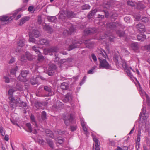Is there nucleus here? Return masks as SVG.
Instances as JSON below:
<instances>
[{
    "label": "nucleus",
    "mask_w": 150,
    "mask_h": 150,
    "mask_svg": "<svg viewBox=\"0 0 150 150\" xmlns=\"http://www.w3.org/2000/svg\"><path fill=\"white\" fill-rule=\"evenodd\" d=\"M114 60L117 66H118L120 67L121 66L122 67L125 71L129 77L131 78L133 77L131 71L134 72L135 71L131 67H128L127 66L125 60L122 59L121 56L119 55L116 56Z\"/></svg>",
    "instance_id": "1"
},
{
    "label": "nucleus",
    "mask_w": 150,
    "mask_h": 150,
    "mask_svg": "<svg viewBox=\"0 0 150 150\" xmlns=\"http://www.w3.org/2000/svg\"><path fill=\"white\" fill-rule=\"evenodd\" d=\"M146 108L143 105L142 109V112L139 115L140 118H142L143 120L142 125L141 128V130H142L143 131H145V132L149 133L150 129L149 122L146 121V120L148 117V115L146 113Z\"/></svg>",
    "instance_id": "2"
},
{
    "label": "nucleus",
    "mask_w": 150,
    "mask_h": 150,
    "mask_svg": "<svg viewBox=\"0 0 150 150\" xmlns=\"http://www.w3.org/2000/svg\"><path fill=\"white\" fill-rule=\"evenodd\" d=\"M26 5H25L23 7L21 8L18 9V10L15 11V12L13 13V15L12 16L8 18V16L6 15H4L0 17V19L2 21L5 22L7 21L8 20H12L15 17V16L17 14L18 12L21 10H24L25 9V7L26 6Z\"/></svg>",
    "instance_id": "3"
},
{
    "label": "nucleus",
    "mask_w": 150,
    "mask_h": 150,
    "mask_svg": "<svg viewBox=\"0 0 150 150\" xmlns=\"http://www.w3.org/2000/svg\"><path fill=\"white\" fill-rule=\"evenodd\" d=\"M8 98L10 101L11 106L13 108L16 107L17 105H18L21 103L19 98L11 96L9 97Z\"/></svg>",
    "instance_id": "4"
},
{
    "label": "nucleus",
    "mask_w": 150,
    "mask_h": 150,
    "mask_svg": "<svg viewBox=\"0 0 150 150\" xmlns=\"http://www.w3.org/2000/svg\"><path fill=\"white\" fill-rule=\"evenodd\" d=\"M78 43L77 42L72 41L70 39H68L66 42V45H69L68 49V51H70L73 49L78 47V45H77Z\"/></svg>",
    "instance_id": "5"
},
{
    "label": "nucleus",
    "mask_w": 150,
    "mask_h": 150,
    "mask_svg": "<svg viewBox=\"0 0 150 150\" xmlns=\"http://www.w3.org/2000/svg\"><path fill=\"white\" fill-rule=\"evenodd\" d=\"M99 59L100 61L99 68H105L107 69L111 68L110 66L106 60L101 59L100 58Z\"/></svg>",
    "instance_id": "6"
},
{
    "label": "nucleus",
    "mask_w": 150,
    "mask_h": 150,
    "mask_svg": "<svg viewBox=\"0 0 150 150\" xmlns=\"http://www.w3.org/2000/svg\"><path fill=\"white\" fill-rule=\"evenodd\" d=\"M28 74V71L27 70L22 71L20 76L18 77V79L21 81H26L27 80L26 76Z\"/></svg>",
    "instance_id": "7"
},
{
    "label": "nucleus",
    "mask_w": 150,
    "mask_h": 150,
    "mask_svg": "<svg viewBox=\"0 0 150 150\" xmlns=\"http://www.w3.org/2000/svg\"><path fill=\"white\" fill-rule=\"evenodd\" d=\"M138 86H137V87L138 90H139V93L140 95L142 97L143 99L145 98H146L147 101L149 103L150 99L148 95L142 89L139 83H138Z\"/></svg>",
    "instance_id": "8"
},
{
    "label": "nucleus",
    "mask_w": 150,
    "mask_h": 150,
    "mask_svg": "<svg viewBox=\"0 0 150 150\" xmlns=\"http://www.w3.org/2000/svg\"><path fill=\"white\" fill-rule=\"evenodd\" d=\"M93 140L94 141L95 143L93 144V150H100V144L99 141L94 137H93Z\"/></svg>",
    "instance_id": "9"
},
{
    "label": "nucleus",
    "mask_w": 150,
    "mask_h": 150,
    "mask_svg": "<svg viewBox=\"0 0 150 150\" xmlns=\"http://www.w3.org/2000/svg\"><path fill=\"white\" fill-rule=\"evenodd\" d=\"M56 66L54 64H50L49 67L48 69L47 73L49 76H52L54 73V71L56 69Z\"/></svg>",
    "instance_id": "10"
},
{
    "label": "nucleus",
    "mask_w": 150,
    "mask_h": 150,
    "mask_svg": "<svg viewBox=\"0 0 150 150\" xmlns=\"http://www.w3.org/2000/svg\"><path fill=\"white\" fill-rule=\"evenodd\" d=\"M127 4L132 7H134L137 5V8L138 9H143L145 8V7L141 4H137L135 2L133 1H128L127 2Z\"/></svg>",
    "instance_id": "11"
},
{
    "label": "nucleus",
    "mask_w": 150,
    "mask_h": 150,
    "mask_svg": "<svg viewBox=\"0 0 150 150\" xmlns=\"http://www.w3.org/2000/svg\"><path fill=\"white\" fill-rule=\"evenodd\" d=\"M81 123L83 129L85 132L86 135H87L88 134V132L87 131V128L86 126V123L84 121V120L82 118H80Z\"/></svg>",
    "instance_id": "12"
},
{
    "label": "nucleus",
    "mask_w": 150,
    "mask_h": 150,
    "mask_svg": "<svg viewBox=\"0 0 150 150\" xmlns=\"http://www.w3.org/2000/svg\"><path fill=\"white\" fill-rule=\"evenodd\" d=\"M30 119L33 124L35 125V127L34 129L35 131L34 133L35 134H37L38 133V131L39 130V129L38 128V126L35 121L34 116L32 115L30 117Z\"/></svg>",
    "instance_id": "13"
},
{
    "label": "nucleus",
    "mask_w": 150,
    "mask_h": 150,
    "mask_svg": "<svg viewBox=\"0 0 150 150\" xmlns=\"http://www.w3.org/2000/svg\"><path fill=\"white\" fill-rule=\"evenodd\" d=\"M59 51V49L57 47H52L49 49L47 50L48 53H46L45 52L46 50H44V53L45 54H48V53H50V52H57Z\"/></svg>",
    "instance_id": "14"
},
{
    "label": "nucleus",
    "mask_w": 150,
    "mask_h": 150,
    "mask_svg": "<svg viewBox=\"0 0 150 150\" xmlns=\"http://www.w3.org/2000/svg\"><path fill=\"white\" fill-rule=\"evenodd\" d=\"M73 119V116L72 115H70L69 118L67 117V118H64V120L65 124L67 125H69L70 123L72 122Z\"/></svg>",
    "instance_id": "15"
},
{
    "label": "nucleus",
    "mask_w": 150,
    "mask_h": 150,
    "mask_svg": "<svg viewBox=\"0 0 150 150\" xmlns=\"http://www.w3.org/2000/svg\"><path fill=\"white\" fill-rule=\"evenodd\" d=\"M24 44L23 41L22 40H20L18 43V49H15V51L14 53H15L16 54H17V53L19 52L20 51V48L19 47H21L23 46Z\"/></svg>",
    "instance_id": "16"
},
{
    "label": "nucleus",
    "mask_w": 150,
    "mask_h": 150,
    "mask_svg": "<svg viewBox=\"0 0 150 150\" xmlns=\"http://www.w3.org/2000/svg\"><path fill=\"white\" fill-rule=\"evenodd\" d=\"M137 29L140 32H142L145 31V26L141 23L137 24L136 26Z\"/></svg>",
    "instance_id": "17"
},
{
    "label": "nucleus",
    "mask_w": 150,
    "mask_h": 150,
    "mask_svg": "<svg viewBox=\"0 0 150 150\" xmlns=\"http://www.w3.org/2000/svg\"><path fill=\"white\" fill-rule=\"evenodd\" d=\"M22 88L20 86H19V85L18 84L16 86V88H13L10 89L8 91V94L10 95H12L13 93L17 90H20Z\"/></svg>",
    "instance_id": "18"
},
{
    "label": "nucleus",
    "mask_w": 150,
    "mask_h": 150,
    "mask_svg": "<svg viewBox=\"0 0 150 150\" xmlns=\"http://www.w3.org/2000/svg\"><path fill=\"white\" fill-rule=\"evenodd\" d=\"M67 14L64 15L62 13H61V17L63 16H64L65 17V16H67V17H73L75 15L74 13L71 11H68L66 12Z\"/></svg>",
    "instance_id": "19"
},
{
    "label": "nucleus",
    "mask_w": 150,
    "mask_h": 150,
    "mask_svg": "<svg viewBox=\"0 0 150 150\" xmlns=\"http://www.w3.org/2000/svg\"><path fill=\"white\" fill-rule=\"evenodd\" d=\"M44 88L45 90L48 92V95L47 96H51L54 94V93L51 91V89L50 87L47 86H45L44 87Z\"/></svg>",
    "instance_id": "20"
},
{
    "label": "nucleus",
    "mask_w": 150,
    "mask_h": 150,
    "mask_svg": "<svg viewBox=\"0 0 150 150\" xmlns=\"http://www.w3.org/2000/svg\"><path fill=\"white\" fill-rule=\"evenodd\" d=\"M137 38L138 40L142 41L146 39V36L145 35L140 34L137 36Z\"/></svg>",
    "instance_id": "21"
},
{
    "label": "nucleus",
    "mask_w": 150,
    "mask_h": 150,
    "mask_svg": "<svg viewBox=\"0 0 150 150\" xmlns=\"http://www.w3.org/2000/svg\"><path fill=\"white\" fill-rule=\"evenodd\" d=\"M71 94L70 93H68L65 96V98L62 99V101L64 102H66L71 99Z\"/></svg>",
    "instance_id": "22"
},
{
    "label": "nucleus",
    "mask_w": 150,
    "mask_h": 150,
    "mask_svg": "<svg viewBox=\"0 0 150 150\" xmlns=\"http://www.w3.org/2000/svg\"><path fill=\"white\" fill-rule=\"evenodd\" d=\"M29 19V17L28 16H26L22 18L20 21L19 25H22L26 22L28 21Z\"/></svg>",
    "instance_id": "23"
},
{
    "label": "nucleus",
    "mask_w": 150,
    "mask_h": 150,
    "mask_svg": "<svg viewBox=\"0 0 150 150\" xmlns=\"http://www.w3.org/2000/svg\"><path fill=\"white\" fill-rule=\"evenodd\" d=\"M43 29L45 30L48 31L50 33L52 32V30L51 27L47 24L43 25Z\"/></svg>",
    "instance_id": "24"
},
{
    "label": "nucleus",
    "mask_w": 150,
    "mask_h": 150,
    "mask_svg": "<svg viewBox=\"0 0 150 150\" xmlns=\"http://www.w3.org/2000/svg\"><path fill=\"white\" fill-rule=\"evenodd\" d=\"M96 30L94 28H90L88 30L86 29L85 30V32L86 34H89L90 33H96Z\"/></svg>",
    "instance_id": "25"
},
{
    "label": "nucleus",
    "mask_w": 150,
    "mask_h": 150,
    "mask_svg": "<svg viewBox=\"0 0 150 150\" xmlns=\"http://www.w3.org/2000/svg\"><path fill=\"white\" fill-rule=\"evenodd\" d=\"M39 77H32L30 79V81L31 84L32 85H35L37 83L38 78H39Z\"/></svg>",
    "instance_id": "26"
},
{
    "label": "nucleus",
    "mask_w": 150,
    "mask_h": 150,
    "mask_svg": "<svg viewBox=\"0 0 150 150\" xmlns=\"http://www.w3.org/2000/svg\"><path fill=\"white\" fill-rule=\"evenodd\" d=\"M97 52L101 56H103L104 57H105L106 53L102 49H98L97 50Z\"/></svg>",
    "instance_id": "27"
},
{
    "label": "nucleus",
    "mask_w": 150,
    "mask_h": 150,
    "mask_svg": "<svg viewBox=\"0 0 150 150\" xmlns=\"http://www.w3.org/2000/svg\"><path fill=\"white\" fill-rule=\"evenodd\" d=\"M40 43L42 45H47L49 44V41L47 39H42L40 41Z\"/></svg>",
    "instance_id": "28"
},
{
    "label": "nucleus",
    "mask_w": 150,
    "mask_h": 150,
    "mask_svg": "<svg viewBox=\"0 0 150 150\" xmlns=\"http://www.w3.org/2000/svg\"><path fill=\"white\" fill-rule=\"evenodd\" d=\"M60 88L63 90H66L68 88V84L65 82H63L60 86Z\"/></svg>",
    "instance_id": "29"
},
{
    "label": "nucleus",
    "mask_w": 150,
    "mask_h": 150,
    "mask_svg": "<svg viewBox=\"0 0 150 150\" xmlns=\"http://www.w3.org/2000/svg\"><path fill=\"white\" fill-rule=\"evenodd\" d=\"M131 47L134 50H136L138 49V47L137 43H133L130 45Z\"/></svg>",
    "instance_id": "30"
},
{
    "label": "nucleus",
    "mask_w": 150,
    "mask_h": 150,
    "mask_svg": "<svg viewBox=\"0 0 150 150\" xmlns=\"http://www.w3.org/2000/svg\"><path fill=\"white\" fill-rule=\"evenodd\" d=\"M47 19L50 22H54L56 21V18L55 16H48Z\"/></svg>",
    "instance_id": "31"
},
{
    "label": "nucleus",
    "mask_w": 150,
    "mask_h": 150,
    "mask_svg": "<svg viewBox=\"0 0 150 150\" xmlns=\"http://www.w3.org/2000/svg\"><path fill=\"white\" fill-rule=\"evenodd\" d=\"M32 50L38 54H40V52L39 50V47L35 45L33 46L32 48Z\"/></svg>",
    "instance_id": "32"
},
{
    "label": "nucleus",
    "mask_w": 150,
    "mask_h": 150,
    "mask_svg": "<svg viewBox=\"0 0 150 150\" xmlns=\"http://www.w3.org/2000/svg\"><path fill=\"white\" fill-rule=\"evenodd\" d=\"M26 126L28 128V131L30 132H31L32 130V128L31 127V124L30 123H28L26 124Z\"/></svg>",
    "instance_id": "33"
},
{
    "label": "nucleus",
    "mask_w": 150,
    "mask_h": 150,
    "mask_svg": "<svg viewBox=\"0 0 150 150\" xmlns=\"http://www.w3.org/2000/svg\"><path fill=\"white\" fill-rule=\"evenodd\" d=\"M25 55L27 59L28 60H31L33 59L32 56L28 52H26Z\"/></svg>",
    "instance_id": "34"
},
{
    "label": "nucleus",
    "mask_w": 150,
    "mask_h": 150,
    "mask_svg": "<svg viewBox=\"0 0 150 150\" xmlns=\"http://www.w3.org/2000/svg\"><path fill=\"white\" fill-rule=\"evenodd\" d=\"M97 11V10L95 9L93 10H92L91 13L88 14V17H91L92 16H93L96 12Z\"/></svg>",
    "instance_id": "35"
},
{
    "label": "nucleus",
    "mask_w": 150,
    "mask_h": 150,
    "mask_svg": "<svg viewBox=\"0 0 150 150\" xmlns=\"http://www.w3.org/2000/svg\"><path fill=\"white\" fill-rule=\"evenodd\" d=\"M30 42H32L33 43L35 42V39L33 37L32 35L29 34V40Z\"/></svg>",
    "instance_id": "36"
},
{
    "label": "nucleus",
    "mask_w": 150,
    "mask_h": 150,
    "mask_svg": "<svg viewBox=\"0 0 150 150\" xmlns=\"http://www.w3.org/2000/svg\"><path fill=\"white\" fill-rule=\"evenodd\" d=\"M90 6L88 4H85L82 6V10L89 9L90 8Z\"/></svg>",
    "instance_id": "37"
},
{
    "label": "nucleus",
    "mask_w": 150,
    "mask_h": 150,
    "mask_svg": "<svg viewBox=\"0 0 150 150\" xmlns=\"http://www.w3.org/2000/svg\"><path fill=\"white\" fill-rule=\"evenodd\" d=\"M47 143L49 146L52 148H53L54 146V143L53 142L49 139H47Z\"/></svg>",
    "instance_id": "38"
},
{
    "label": "nucleus",
    "mask_w": 150,
    "mask_h": 150,
    "mask_svg": "<svg viewBox=\"0 0 150 150\" xmlns=\"http://www.w3.org/2000/svg\"><path fill=\"white\" fill-rule=\"evenodd\" d=\"M17 68H15L12 69H11L10 71V73L11 74L13 75L14 76H15V74L16 73V71L17 70Z\"/></svg>",
    "instance_id": "39"
},
{
    "label": "nucleus",
    "mask_w": 150,
    "mask_h": 150,
    "mask_svg": "<svg viewBox=\"0 0 150 150\" xmlns=\"http://www.w3.org/2000/svg\"><path fill=\"white\" fill-rule=\"evenodd\" d=\"M141 134V131H139V132L137 135V136L136 140V142H140V141Z\"/></svg>",
    "instance_id": "40"
},
{
    "label": "nucleus",
    "mask_w": 150,
    "mask_h": 150,
    "mask_svg": "<svg viewBox=\"0 0 150 150\" xmlns=\"http://www.w3.org/2000/svg\"><path fill=\"white\" fill-rule=\"evenodd\" d=\"M33 33L35 37H38L40 36V33L37 30H34L33 32Z\"/></svg>",
    "instance_id": "41"
},
{
    "label": "nucleus",
    "mask_w": 150,
    "mask_h": 150,
    "mask_svg": "<svg viewBox=\"0 0 150 150\" xmlns=\"http://www.w3.org/2000/svg\"><path fill=\"white\" fill-rule=\"evenodd\" d=\"M42 105L40 103H38L35 104V107H36L37 109H39L42 106Z\"/></svg>",
    "instance_id": "42"
},
{
    "label": "nucleus",
    "mask_w": 150,
    "mask_h": 150,
    "mask_svg": "<svg viewBox=\"0 0 150 150\" xmlns=\"http://www.w3.org/2000/svg\"><path fill=\"white\" fill-rule=\"evenodd\" d=\"M85 44L86 45L87 47L90 48L91 47V45L90 43L89 40H86L84 42Z\"/></svg>",
    "instance_id": "43"
},
{
    "label": "nucleus",
    "mask_w": 150,
    "mask_h": 150,
    "mask_svg": "<svg viewBox=\"0 0 150 150\" xmlns=\"http://www.w3.org/2000/svg\"><path fill=\"white\" fill-rule=\"evenodd\" d=\"M38 60L40 62H41L43 61L44 59V57L43 56L41 55L38 54Z\"/></svg>",
    "instance_id": "44"
},
{
    "label": "nucleus",
    "mask_w": 150,
    "mask_h": 150,
    "mask_svg": "<svg viewBox=\"0 0 150 150\" xmlns=\"http://www.w3.org/2000/svg\"><path fill=\"white\" fill-rule=\"evenodd\" d=\"M0 133L2 136H4L5 135L4 131L2 127H0Z\"/></svg>",
    "instance_id": "45"
},
{
    "label": "nucleus",
    "mask_w": 150,
    "mask_h": 150,
    "mask_svg": "<svg viewBox=\"0 0 150 150\" xmlns=\"http://www.w3.org/2000/svg\"><path fill=\"white\" fill-rule=\"evenodd\" d=\"M56 141L59 144H62L63 142V140L61 137H59L56 139Z\"/></svg>",
    "instance_id": "46"
},
{
    "label": "nucleus",
    "mask_w": 150,
    "mask_h": 150,
    "mask_svg": "<svg viewBox=\"0 0 150 150\" xmlns=\"http://www.w3.org/2000/svg\"><path fill=\"white\" fill-rule=\"evenodd\" d=\"M42 119L44 120L46 119V112L43 111L42 112Z\"/></svg>",
    "instance_id": "47"
},
{
    "label": "nucleus",
    "mask_w": 150,
    "mask_h": 150,
    "mask_svg": "<svg viewBox=\"0 0 150 150\" xmlns=\"http://www.w3.org/2000/svg\"><path fill=\"white\" fill-rule=\"evenodd\" d=\"M4 79L5 82L7 83H8L10 82V79L8 77L4 76Z\"/></svg>",
    "instance_id": "48"
},
{
    "label": "nucleus",
    "mask_w": 150,
    "mask_h": 150,
    "mask_svg": "<svg viewBox=\"0 0 150 150\" xmlns=\"http://www.w3.org/2000/svg\"><path fill=\"white\" fill-rule=\"evenodd\" d=\"M11 121L12 123L15 125L19 127V125L17 123L16 121L14 119H11Z\"/></svg>",
    "instance_id": "49"
},
{
    "label": "nucleus",
    "mask_w": 150,
    "mask_h": 150,
    "mask_svg": "<svg viewBox=\"0 0 150 150\" xmlns=\"http://www.w3.org/2000/svg\"><path fill=\"white\" fill-rule=\"evenodd\" d=\"M141 20L143 22L145 23L148 22L149 21L148 18L146 17L142 18Z\"/></svg>",
    "instance_id": "50"
},
{
    "label": "nucleus",
    "mask_w": 150,
    "mask_h": 150,
    "mask_svg": "<svg viewBox=\"0 0 150 150\" xmlns=\"http://www.w3.org/2000/svg\"><path fill=\"white\" fill-rule=\"evenodd\" d=\"M110 26H110V27L111 29H112L113 28H114L115 26H117V24H116L115 23H111Z\"/></svg>",
    "instance_id": "51"
},
{
    "label": "nucleus",
    "mask_w": 150,
    "mask_h": 150,
    "mask_svg": "<svg viewBox=\"0 0 150 150\" xmlns=\"http://www.w3.org/2000/svg\"><path fill=\"white\" fill-rule=\"evenodd\" d=\"M117 33L119 35L120 37L123 36L124 34V33L123 32L120 31H118L117 32Z\"/></svg>",
    "instance_id": "52"
},
{
    "label": "nucleus",
    "mask_w": 150,
    "mask_h": 150,
    "mask_svg": "<svg viewBox=\"0 0 150 150\" xmlns=\"http://www.w3.org/2000/svg\"><path fill=\"white\" fill-rule=\"evenodd\" d=\"M38 142L41 145H43L45 144V142L42 139H39L38 140Z\"/></svg>",
    "instance_id": "53"
},
{
    "label": "nucleus",
    "mask_w": 150,
    "mask_h": 150,
    "mask_svg": "<svg viewBox=\"0 0 150 150\" xmlns=\"http://www.w3.org/2000/svg\"><path fill=\"white\" fill-rule=\"evenodd\" d=\"M86 76H85L82 79V81H81L80 82V85H81L83 84L84 83L85 81H86Z\"/></svg>",
    "instance_id": "54"
},
{
    "label": "nucleus",
    "mask_w": 150,
    "mask_h": 150,
    "mask_svg": "<svg viewBox=\"0 0 150 150\" xmlns=\"http://www.w3.org/2000/svg\"><path fill=\"white\" fill-rule=\"evenodd\" d=\"M91 57L94 62H95L97 61L96 57L94 54H91Z\"/></svg>",
    "instance_id": "55"
},
{
    "label": "nucleus",
    "mask_w": 150,
    "mask_h": 150,
    "mask_svg": "<svg viewBox=\"0 0 150 150\" xmlns=\"http://www.w3.org/2000/svg\"><path fill=\"white\" fill-rule=\"evenodd\" d=\"M136 144L135 147L138 150L139 149L140 146V142H136Z\"/></svg>",
    "instance_id": "56"
},
{
    "label": "nucleus",
    "mask_w": 150,
    "mask_h": 150,
    "mask_svg": "<svg viewBox=\"0 0 150 150\" xmlns=\"http://www.w3.org/2000/svg\"><path fill=\"white\" fill-rule=\"evenodd\" d=\"M26 57H25L24 55H23L21 56V61H23L26 59Z\"/></svg>",
    "instance_id": "57"
},
{
    "label": "nucleus",
    "mask_w": 150,
    "mask_h": 150,
    "mask_svg": "<svg viewBox=\"0 0 150 150\" xmlns=\"http://www.w3.org/2000/svg\"><path fill=\"white\" fill-rule=\"evenodd\" d=\"M70 33H71L75 31V29L73 27H71L69 29Z\"/></svg>",
    "instance_id": "58"
},
{
    "label": "nucleus",
    "mask_w": 150,
    "mask_h": 150,
    "mask_svg": "<svg viewBox=\"0 0 150 150\" xmlns=\"http://www.w3.org/2000/svg\"><path fill=\"white\" fill-rule=\"evenodd\" d=\"M33 7L32 6H30L29 7L28 9V10L30 12H33Z\"/></svg>",
    "instance_id": "59"
},
{
    "label": "nucleus",
    "mask_w": 150,
    "mask_h": 150,
    "mask_svg": "<svg viewBox=\"0 0 150 150\" xmlns=\"http://www.w3.org/2000/svg\"><path fill=\"white\" fill-rule=\"evenodd\" d=\"M135 21H139L140 19V16H134Z\"/></svg>",
    "instance_id": "60"
},
{
    "label": "nucleus",
    "mask_w": 150,
    "mask_h": 150,
    "mask_svg": "<svg viewBox=\"0 0 150 150\" xmlns=\"http://www.w3.org/2000/svg\"><path fill=\"white\" fill-rule=\"evenodd\" d=\"M76 126H71V131H74L76 130Z\"/></svg>",
    "instance_id": "61"
},
{
    "label": "nucleus",
    "mask_w": 150,
    "mask_h": 150,
    "mask_svg": "<svg viewBox=\"0 0 150 150\" xmlns=\"http://www.w3.org/2000/svg\"><path fill=\"white\" fill-rule=\"evenodd\" d=\"M145 47L147 50L150 51V44L146 46Z\"/></svg>",
    "instance_id": "62"
},
{
    "label": "nucleus",
    "mask_w": 150,
    "mask_h": 150,
    "mask_svg": "<svg viewBox=\"0 0 150 150\" xmlns=\"http://www.w3.org/2000/svg\"><path fill=\"white\" fill-rule=\"evenodd\" d=\"M110 143L112 146H114L115 145V143L113 141H110Z\"/></svg>",
    "instance_id": "63"
},
{
    "label": "nucleus",
    "mask_w": 150,
    "mask_h": 150,
    "mask_svg": "<svg viewBox=\"0 0 150 150\" xmlns=\"http://www.w3.org/2000/svg\"><path fill=\"white\" fill-rule=\"evenodd\" d=\"M4 139L6 141H8L9 140L8 136L7 135H6L4 137Z\"/></svg>",
    "instance_id": "64"
}]
</instances>
